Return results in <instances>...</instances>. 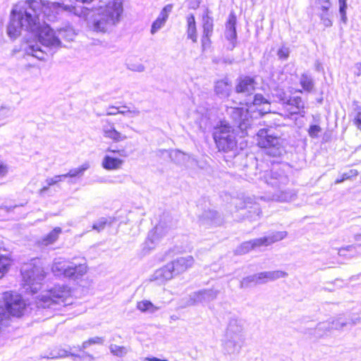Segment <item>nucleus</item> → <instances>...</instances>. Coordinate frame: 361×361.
<instances>
[{
    "label": "nucleus",
    "mask_w": 361,
    "mask_h": 361,
    "mask_svg": "<svg viewBox=\"0 0 361 361\" xmlns=\"http://www.w3.org/2000/svg\"><path fill=\"white\" fill-rule=\"evenodd\" d=\"M296 197V192L293 190H283V188L281 189H277L274 194L268 197V200L281 202H287L293 201Z\"/></svg>",
    "instance_id": "obj_17"
},
{
    "label": "nucleus",
    "mask_w": 361,
    "mask_h": 361,
    "mask_svg": "<svg viewBox=\"0 0 361 361\" xmlns=\"http://www.w3.org/2000/svg\"><path fill=\"white\" fill-rule=\"evenodd\" d=\"M195 263L192 256L178 257L174 261L168 263L161 269L159 275L165 280H169L174 276L182 274L191 268Z\"/></svg>",
    "instance_id": "obj_7"
},
{
    "label": "nucleus",
    "mask_w": 361,
    "mask_h": 361,
    "mask_svg": "<svg viewBox=\"0 0 361 361\" xmlns=\"http://www.w3.org/2000/svg\"><path fill=\"white\" fill-rule=\"evenodd\" d=\"M242 343V336H227L223 345L224 353L229 356H237L240 352Z\"/></svg>",
    "instance_id": "obj_14"
},
{
    "label": "nucleus",
    "mask_w": 361,
    "mask_h": 361,
    "mask_svg": "<svg viewBox=\"0 0 361 361\" xmlns=\"http://www.w3.org/2000/svg\"><path fill=\"white\" fill-rule=\"evenodd\" d=\"M319 11H328L331 7L330 0H317Z\"/></svg>",
    "instance_id": "obj_47"
},
{
    "label": "nucleus",
    "mask_w": 361,
    "mask_h": 361,
    "mask_svg": "<svg viewBox=\"0 0 361 361\" xmlns=\"http://www.w3.org/2000/svg\"><path fill=\"white\" fill-rule=\"evenodd\" d=\"M329 321L331 323V329L336 330L341 329L350 324V322L347 321L343 317H338Z\"/></svg>",
    "instance_id": "obj_37"
},
{
    "label": "nucleus",
    "mask_w": 361,
    "mask_h": 361,
    "mask_svg": "<svg viewBox=\"0 0 361 361\" xmlns=\"http://www.w3.org/2000/svg\"><path fill=\"white\" fill-rule=\"evenodd\" d=\"M287 234L286 231H275L267 236H264L259 238L262 245L266 247L284 239L287 236Z\"/></svg>",
    "instance_id": "obj_23"
},
{
    "label": "nucleus",
    "mask_w": 361,
    "mask_h": 361,
    "mask_svg": "<svg viewBox=\"0 0 361 361\" xmlns=\"http://www.w3.org/2000/svg\"><path fill=\"white\" fill-rule=\"evenodd\" d=\"M27 53L34 56L39 60H44L45 53L42 50L41 47L38 44L30 45L28 49L27 50Z\"/></svg>",
    "instance_id": "obj_36"
},
{
    "label": "nucleus",
    "mask_w": 361,
    "mask_h": 361,
    "mask_svg": "<svg viewBox=\"0 0 361 361\" xmlns=\"http://www.w3.org/2000/svg\"><path fill=\"white\" fill-rule=\"evenodd\" d=\"M103 341H104V339L102 337H99V336L90 338L87 341H84L82 343V346L78 347V351H80L82 353V355H80V357L87 356L91 360H92L93 356L92 355L85 352L83 350L93 344H102Z\"/></svg>",
    "instance_id": "obj_28"
},
{
    "label": "nucleus",
    "mask_w": 361,
    "mask_h": 361,
    "mask_svg": "<svg viewBox=\"0 0 361 361\" xmlns=\"http://www.w3.org/2000/svg\"><path fill=\"white\" fill-rule=\"evenodd\" d=\"M260 238H255L249 241L243 243L237 247L235 252L238 255H245L252 250H256L262 247Z\"/></svg>",
    "instance_id": "obj_20"
},
{
    "label": "nucleus",
    "mask_w": 361,
    "mask_h": 361,
    "mask_svg": "<svg viewBox=\"0 0 361 361\" xmlns=\"http://www.w3.org/2000/svg\"><path fill=\"white\" fill-rule=\"evenodd\" d=\"M188 23V38L192 39L193 42H197V30L195 25V20L193 15L190 14L187 17Z\"/></svg>",
    "instance_id": "obj_29"
},
{
    "label": "nucleus",
    "mask_w": 361,
    "mask_h": 361,
    "mask_svg": "<svg viewBox=\"0 0 361 361\" xmlns=\"http://www.w3.org/2000/svg\"><path fill=\"white\" fill-rule=\"evenodd\" d=\"M90 167V164L88 162H85L81 166L78 168L71 169L68 171V175L69 176V179L68 180V183H73L74 181L73 178H80L82 177L85 172L89 169Z\"/></svg>",
    "instance_id": "obj_26"
},
{
    "label": "nucleus",
    "mask_w": 361,
    "mask_h": 361,
    "mask_svg": "<svg viewBox=\"0 0 361 361\" xmlns=\"http://www.w3.org/2000/svg\"><path fill=\"white\" fill-rule=\"evenodd\" d=\"M173 9L172 4H168L164 7L161 11V17H159V28L165 23L168 19L169 15L171 13Z\"/></svg>",
    "instance_id": "obj_40"
},
{
    "label": "nucleus",
    "mask_w": 361,
    "mask_h": 361,
    "mask_svg": "<svg viewBox=\"0 0 361 361\" xmlns=\"http://www.w3.org/2000/svg\"><path fill=\"white\" fill-rule=\"evenodd\" d=\"M119 112V108L115 106H110L106 112V115L107 116H114L118 114Z\"/></svg>",
    "instance_id": "obj_53"
},
{
    "label": "nucleus",
    "mask_w": 361,
    "mask_h": 361,
    "mask_svg": "<svg viewBox=\"0 0 361 361\" xmlns=\"http://www.w3.org/2000/svg\"><path fill=\"white\" fill-rule=\"evenodd\" d=\"M257 274L261 284L274 281L281 278H285L288 276L286 271L281 270L262 271L257 273Z\"/></svg>",
    "instance_id": "obj_18"
},
{
    "label": "nucleus",
    "mask_w": 361,
    "mask_h": 361,
    "mask_svg": "<svg viewBox=\"0 0 361 361\" xmlns=\"http://www.w3.org/2000/svg\"><path fill=\"white\" fill-rule=\"evenodd\" d=\"M339 4V13L341 15V20L345 23L347 22V0H338Z\"/></svg>",
    "instance_id": "obj_45"
},
{
    "label": "nucleus",
    "mask_w": 361,
    "mask_h": 361,
    "mask_svg": "<svg viewBox=\"0 0 361 361\" xmlns=\"http://www.w3.org/2000/svg\"><path fill=\"white\" fill-rule=\"evenodd\" d=\"M300 83L303 90L308 92L312 90L314 85L312 76L307 73L302 74L300 78Z\"/></svg>",
    "instance_id": "obj_33"
},
{
    "label": "nucleus",
    "mask_w": 361,
    "mask_h": 361,
    "mask_svg": "<svg viewBox=\"0 0 361 361\" xmlns=\"http://www.w3.org/2000/svg\"><path fill=\"white\" fill-rule=\"evenodd\" d=\"M218 290L210 288L203 289L197 292H195L190 295V298L186 305H194L198 303L209 302L215 300L219 295Z\"/></svg>",
    "instance_id": "obj_11"
},
{
    "label": "nucleus",
    "mask_w": 361,
    "mask_h": 361,
    "mask_svg": "<svg viewBox=\"0 0 361 361\" xmlns=\"http://www.w3.org/2000/svg\"><path fill=\"white\" fill-rule=\"evenodd\" d=\"M107 223L108 220L106 218L101 217L93 223L92 228V230L97 231V232H100L104 229Z\"/></svg>",
    "instance_id": "obj_43"
},
{
    "label": "nucleus",
    "mask_w": 361,
    "mask_h": 361,
    "mask_svg": "<svg viewBox=\"0 0 361 361\" xmlns=\"http://www.w3.org/2000/svg\"><path fill=\"white\" fill-rule=\"evenodd\" d=\"M123 164V160L109 154L104 155L102 161V166L107 171L119 169Z\"/></svg>",
    "instance_id": "obj_19"
},
{
    "label": "nucleus",
    "mask_w": 361,
    "mask_h": 361,
    "mask_svg": "<svg viewBox=\"0 0 361 361\" xmlns=\"http://www.w3.org/2000/svg\"><path fill=\"white\" fill-rule=\"evenodd\" d=\"M277 55L280 59L286 60L289 56V49L287 47H281L279 49Z\"/></svg>",
    "instance_id": "obj_50"
},
{
    "label": "nucleus",
    "mask_w": 361,
    "mask_h": 361,
    "mask_svg": "<svg viewBox=\"0 0 361 361\" xmlns=\"http://www.w3.org/2000/svg\"><path fill=\"white\" fill-rule=\"evenodd\" d=\"M137 308L144 313H153L157 307L150 301L144 300L137 303Z\"/></svg>",
    "instance_id": "obj_32"
},
{
    "label": "nucleus",
    "mask_w": 361,
    "mask_h": 361,
    "mask_svg": "<svg viewBox=\"0 0 361 361\" xmlns=\"http://www.w3.org/2000/svg\"><path fill=\"white\" fill-rule=\"evenodd\" d=\"M354 123L357 128L361 130V109H357L354 118Z\"/></svg>",
    "instance_id": "obj_51"
},
{
    "label": "nucleus",
    "mask_w": 361,
    "mask_h": 361,
    "mask_svg": "<svg viewBox=\"0 0 361 361\" xmlns=\"http://www.w3.org/2000/svg\"><path fill=\"white\" fill-rule=\"evenodd\" d=\"M128 69L135 71V72H142L145 70V67L141 63H127Z\"/></svg>",
    "instance_id": "obj_48"
},
{
    "label": "nucleus",
    "mask_w": 361,
    "mask_h": 361,
    "mask_svg": "<svg viewBox=\"0 0 361 361\" xmlns=\"http://www.w3.org/2000/svg\"><path fill=\"white\" fill-rule=\"evenodd\" d=\"M355 240L358 242L361 241V234H357L355 235Z\"/></svg>",
    "instance_id": "obj_63"
},
{
    "label": "nucleus",
    "mask_w": 361,
    "mask_h": 361,
    "mask_svg": "<svg viewBox=\"0 0 361 361\" xmlns=\"http://www.w3.org/2000/svg\"><path fill=\"white\" fill-rule=\"evenodd\" d=\"M57 176H58V178H59L60 182L64 181L66 178L69 179L68 173H64V174L57 175Z\"/></svg>",
    "instance_id": "obj_59"
},
{
    "label": "nucleus",
    "mask_w": 361,
    "mask_h": 361,
    "mask_svg": "<svg viewBox=\"0 0 361 361\" xmlns=\"http://www.w3.org/2000/svg\"><path fill=\"white\" fill-rule=\"evenodd\" d=\"M259 284L261 283L259 279H258V274H255L243 278L240 281V286L241 288H246Z\"/></svg>",
    "instance_id": "obj_34"
},
{
    "label": "nucleus",
    "mask_w": 361,
    "mask_h": 361,
    "mask_svg": "<svg viewBox=\"0 0 361 361\" xmlns=\"http://www.w3.org/2000/svg\"><path fill=\"white\" fill-rule=\"evenodd\" d=\"M171 159L178 164H185L190 160V156L181 151L176 150L171 154Z\"/></svg>",
    "instance_id": "obj_35"
},
{
    "label": "nucleus",
    "mask_w": 361,
    "mask_h": 361,
    "mask_svg": "<svg viewBox=\"0 0 361 361\" xmlns=\"http://www.w3.org/2000/svg\"><path fill=\"white\" fill-rule=\"evenodd\" d=\"M4 310L11 316L18 318L24 315L27 308L25 301L22 296L15 295L9 291L4 293Z\"/></svg>",
    "instance_id": "obj_8"
},
{
    "label": "nucleus",
    "mask_w": 361,
    "mask_h": 361,
    "mask_svg": "<svg viewBox=\"0 0 361 361\" xmlns=\"http://www.w3.org/2000/svg\"><path fill=\"white\" fill-rule=\"evenodd\" d=\"M109 350L111 353L118 357H123L127 353L126 348L124 346L117 345L115 344H111Z\"/></svg>",
    "instance_id": "obj_42"
},
{
    "label": "nucleus",
    "mask_w": 361,
    "mask_h": 361,
    "mask_svg": "<svg viewBox=\"0 0 361 361\" xmlns=\"http://www.w3.org/2000/svg\"><path fill=\"white\" fill-rule=\"evenodd\" d=\"M51 186V185H48V183H46V185H43V187L39 190V194L41 195H45Z\"/></svg>",
    "instance_id": "obj_57"
},
{
    "label": "nucleus",
    "mask_w": 361,
    "mask_h": 361,
    "mask_svg": "<svg viewBox=\"0 0 361 361\" xmlns=\"http://www.w3.org/2000/svg\"><path fill=\"white\" fill-rule=\"evenodd\" d=\"M331 330L330 321H326L318 324L316 328V331H318L319 336L323 335L326 332Z\"/></svg>",
    "instance_id": "obj_44"
},
{
    "label": "nucleus",
    "mask_w": 361,
    "mask_h": 361,
    "mask_svg": "<svg viewBox=\"0 0 361 361\" xmlns=\"http://www.w3.org/2000/svg\"><path fill=\"white\" fill-rule=\"evenodd\" d=\"M51 269L56 276L75 280L82 278L87 273V267L82 263L66 264L59 262H54Z\"/></svg>",
    "instance_id": "obj_6"
},
{
    "label": "nucleus",
    "mask_w": 361,
    "mask_h": 361,
    "mask_svg": "<svg viewBox=\"0 0 361 361\" xmlns=\"http://www.w3.org/2000/svg\"><path fill=\"white\" fill-rule=\"evenodd\" d=\"M319 16L320 18V20L322 23L326 27H329L332 26V20L331 19V14L328 11H319Z\"/></svg>",
    "instance_id": "obj_41"
},
{
    "label": "nucleus",
    "mask_w": 361,
    "mask_h": 361,
    "mask_svg": "<svg viewBox=\"0 0 361 361\" xmlns=\"http://www.w3.org/2000/svg\"><path fill=\"white\" fill-rule=\"evenodd\" d=\"M130 111L128 109L126 110H120L119 109V112H118V114H121L123 115H126L127 114H130Z\"/></svg>",
    "instance_id": "obj_61"
},
{
    "label": "nucleus",
    "mask_w": 361,
    "mask_h": 361,
    "mask_svg": "<svg viewBox=\"0 0 361 361\" xmlns=\"http://www.w3.org/2000/svg\"><path fill=\"white\" fill-rule=\"evenodd\" d=\"M227 112L232 116L237 127L243 130L251 128L255 124V120L271 112V106L269 101L262 94H256L246 110L231 107L227 109Z\"/></svg>",
    "instance_id": "obj_2"
},
{
    "label": "nucleus",
    "mask_w": 361,
    "mask_h": 361,
    "mask_svg": "<svg viewBox=\"0 0 361 361\" xmlns=\"http://www.w3.org/2000/svg\"><path fill=\"white\" fill-rule=\"evenodd\" d=\"M283 106L284 109V115L290 116L295 114H301L302 116L305 114V103L300 97H292L286 101L283 100Z\"/></svg>",
    "instance_id": "obj_12"
},
{
    "label": "nucleus",
    "mask_w": 361,
    "mask_h": 361,
    "mask_svg": "<svg viewBox=\"0 0 361 361\" xmlns=\"http://www.w3.org/2000/svg\"><path fill=\"white\" fill-rule=\"evenodd\" d=\"M158 32V18H157L152 23V27H151V33L155 34Z\"/></svg>",
    "instance_id": "obj_56"
},
{
    "label": "nucleus",
    "mask_w": 361,
    "mask_h": 361,
    "mask_svg": "<svg viewBox=\"0 0 361 361\" xmlns=\"http://www.w3.org/2000/svg\"><path fill=\"white\" fill-rule=\"evenodd\" d=\"M254 212L256 214V216L259 217V214H260L261 212L258 207L254 208Z\"/></svg>",
    "instance_id": "obj_62"
},
{
    "label": "nucleus",
    "mask_w": 361,
    "mask_h": 361,
    "mask_svg": "<svg viewBox=\"0 0 361 361\" xmlns=\"http://www.w3.org/2000/svg\"><path fill=\"white\" fill-rule=\"evenodd\" d=\"M158 224H155L153 228L149 231L145 241L141 245L140 256L149 255L158 245Z\"/></svg>",
    "instance_id": "obj_13"
},
{
    "label": "nucleus",
    "mask_w": 361,
    "mask_h": 361,
    "mask_svg": "<svg viewBox=\"0 0 361 361\" xmlns=\"http://www.w3.org/2000/svg\"><path fill=\"white\" fill-rule=\"evenodd\" d=\"M236 18L231 13L229 15L228 21L226 24V30L224 35L226 39L229 41L228 49L233 50L236 44L237 33L235 30Z\"/></svg>",
    "instance_id": "obj_15"
},
{
    "label": "nucleus",
    "mask_w": 361,
    "mask_h": 361,
    "mask_svg": "<svg viewBox=\"0 0 361 361\" xmlns=\"http://www.w3.org/2000/svg\"><path fill=\"white\" fill-rule=\"evenodd\" d=\"M45 183H48V185L52 186V185H54L60 183V181H59V178H58V176L56 175L52 178H47L45 180Z\"/></svg>",
    "instance_id": "obj_55"
},
{
    "label": "nucleus",
    "mask_w": 361,
    "mask_h": 361,
    "mask_svg": "<svg viewBox=\"0 0 361 361\" xmlns=\"http://www.w3.org/2000/svg\"><path fill=\"white\" fill-rule=\"evenodd\" d=\"M106 152L118 154L120 157H127L129 155L128 152L123 147L117 145H111L106 149Z\"/></svg>",
    "instance_id": "obj_39"
},
{
    "label": "nucleus",
    "mask_w": 361,
    "mask_h": 361,
    "mask_svg": "<svg viewBox=\"0 0 361 361\" xmlns=\"http://www.w3.org/2000/svg\"><path fill=\"white\" fill-rule=\"evenodd\" d=\"M59 35L66 41H72L75 35L71 27H63L59 30Z\"/></svg>",
    "instance_id": "obj_38"
},
{
    "label": "nucleus",
    "mask_w": 361,
    "mask_h": 361,
    "mask_svg": "<svg viewBox=\"0 0 361 361\" xmlns=\"http://www.w3.org/2000/svg\"><path fill=\"white\" fill-rule=\"evenodd\" d=\"M357 68L358 69L357 75H360L361 74V63H357Z\"/></svg>",
    "instance_id": "obj_64"
},
{
    "label": "nucleus",
    "mask_w": 361,
    "mask_h": 361,
    "mask_svg": "<svg viewBox=\"0 0 361 361\" xmlns=\"http://www.w3.org/2000/svg\"><path fill=\"white\" fill-rule=\"evenodd\" d=\"M18 205L14 204V205H10V206H5L4 209L7 212H11L13 211L16 208H18Z\"/></svg>",
    "instance_id": "obj_58"
},
{
    "label": "nucleus",
    "mask_w": 361,
    "mask_h": 361,
    "mask_svg": "<svg viewBox=\"0 0 361 361\" xmlns=\"http://www.w3.org/2000/svg\"><path fill=\"white\" fill-rule=\"evenodd\" d=\"M62 233V228L56 226L42 238V243L44 245H49L54 243Z\"/></svg>",
    "instance_id": "obj_27"
},
{
    "label": "nucleus",
    "mask_w": 361,
    "mask_h": 361,
    "mask_svg": "<svg viewBox=\"0 0 361 361\" xmlns=\"http://www.w3.org/2000/svg\"><path fill=\"white\" fill-rule=\"evenodd\" d=\"M103 132L104 136L105 137L111 139L116 142L123 140L126 138V136L118 132L113 125L109 126H104L103 128Z\"/></svg>",
    "instance_id": "obj_25"
},
{
    "label": "nucleus",
    "mask_w": 361,
    "mask_h": 361,
    "mask_svg": "<svg viewBox=\"0 0 361 361\" xmlns=\"http://www.w3.org/2000/svg\"><path fill=\"white\" fill-rule=\"evenodd\" d=\"M71 295L70 288L66 285H55L54 287L47 291L46 294L42 295L40 300L46 306L65 302L66 300Z\"/></svg>",
    "instance_id": "obj_9"
},
{
    "label": "nucleus",
    "mask_w": 361,
    "mask_h": 361,
    "mask_svg": "<svg viewBox=\"0 0 361 361\" xmlns=\"http://www.w3.org/2000/svg\"><path fill=\"white\" fill-rule=\"evenodd\" d=\"M203 22V36L202 39V46L205 45V39H208L213 32V18L209 15V12L207 11L206 14L202 17Z\"/></svg>",
    "instance_id": "obj_21"
},
{
    "label": "nucleus",
    "mask_w": 361,
    "mask_h": 361,
    "mask_svg": "<svg viewBox=\"0 0 361 361\" xmlns=\"http://www.w3.org/2000/svg\"><path fill=\"white\" fill-rule=\"evenodd\" d=\"M24 287L31 295L38 292L41 288V282L45 279L47 273L44 270L43 261L40 258H32L21 268Z\"/></svg>",
    "instance_id": "obj_3"
},
{
    "label": "nucleus",
    "mask_w": 361,
    "mask_h": 361,
    "mask_svg": "<svg viewBox=\"0 0 361 361\" xmlns=\"http://www.w3.org/2000/svg\"><path fill=\"white\" fill-rule=\"evenodd\" d=\"M242 331L243 326L241 321L236 318H232L230 319L228 325L226 336H242Z\"/></svg>",
    "instance_id": "obj_24"
},
{
    "label": "nucleus",
    "mask_w": 361,
    "mask_h": 361,
    "mask_svg": "<svg viewBox=\"0 0 361 361\" xmlns=\"http://www.w3.org/2000/svg\"><path fill=\"white\" fill-rule=\"evenodd\" d=\"M257 145L265 149L269 156L278 157L285 152L283 140L279 136L273 135L271 129H260L257 134Z\"/></svg>",
    "instance_id": "obj_4"
},
{
    "label": "nucleus",
    "mask_w": 361,
    "mask_h": 361,
    "mask_svg": "<svg viewBox=\"0 0 361 361\" xmlns=\"http://www.w3.org/2000/svg\"><path fill=\"white\" fill-rule=\"evenodd\" d=\"M213 136L220 151L231 152L236 148V133L231 126L222 123L214 129Z\"/></svg>",
    "instance_id": "obj_5"
},
{
    "label": "nucleus",
    "mask_w": 361,
    "mask_h": 361,
    "mask_svg": "<svg viewBox=\"0 0 361 361\" xmlns=\"http://www.w3.org/2000/svg\"><path fill=\"white\" fill-rule=\"evenodd\" d=\"M321 132L322 128L318 125H312L308 130V134L312 138L317 137Z\"/></svg>",
    "instance_id": "obj_46"
},
{
    "label": "nucleus",
    "mask_w": 361,
    "mask_h": 361,
    "mask_svg": "<svg viewBox=\"0 0 361 361\" xmlns=\"http://www.w3.org/2000/svg\"><path fill=\"white\" fill-rule=\"evenodd\" d=\"M147 361H158V357L155 356H147L145 358Z\"/></svg>",
    "instance_id": "obj_60"
},
{
    "label": "nucleus",
    "mask_w": 361,
    "mask_h": 361,
    "mask_svg": "<svg viewBox=\"0 0 361 361\" xmlns=\"http://www.w3.org/2000/svg\"><path fill=\"white\" fill-rule=\"evenodd\" d=\"M256 84L254 78L242 75L238 79L235 91L238 93L250 94L255 91Z\"/></svg>",
    "instance_id": "obj_16"
},
{
    "label": "nucleus",
    "mask_w": 361,
    "mask_h": 361,
    "mask_svg": "<svg viewBox=\"0 0 361 361\" xmlns=\"http://www.w3.org/2000/svg\"><path fill=\"white\" fill-rule=\"evenodd\" d=\"M12 260L8 255H0V279L8 271Z\"/></svg>",
    "instance_id": "obj_31"
},
{
    "label": "nucleus",
    "mask_w": 361,
    "mask_h": 361,
    "mask_svg": "<svg viewBox=\"0 0 361 361\" xmlns=\"http://www.w3.org/2000/svg\"><path fill=\"white\" fill-rule=\"evenodd\" d=\"M66 357H80V355L76 354L75 353H72L68 350L63 348H54L50 352V357L51 358H61Z\"/></svg>",
    "instance_id": "obj_30"
},
{
    "label": "nucleus",
    "mask_w": 361,
    "mask_h": 361,
    "mask_svg": "<svg viewBox=\"0 0 361 361\" xmlns=\"http://www.w3.org/2000/svg\"><path fill=\"white\" fill-rule=\"evenodd\" d=\"M355 248H356V247L355 245H348L345 247H342V248L339 249L338 254L340 256H345L346 252L354 250H355Z\"/></svg>",
    "instance_id": "obj_52"
},
{
    "label": "nucleus",
    "mask_w": 361,
    "mask_h": 361,
    "mask_svg": "<svg viewBox=\"0 0 361 361\" xmlns=\"http://www.w3.org/2000/svg\"><path fill=\"white\" fill-rule=\"evenodd\" d=\"M60 11H66L83 18L91 24L94 31L105 32L109 23L116 24L123 12L122 0H113L106 6H87L65 4L63 1L51 2L43 0H26L22 6L16 5L11 11L6 33L10 39L18 38L23 29L31 35L34 41L51 50L62 46V42L49 24L41 23L43 15L49 20L56 18Z\"/></svg>",
    "instance_id": "obj_1"
},
{
    "label": "nucleus",
    "mask_w": 361,
    "mask_h": 361,
    "mask_svg": "<svg viewBox=\"0 0 361 361\" xmlns=\"http://www.w3.org/2000/svg\"><path fill=\"white\" fill-rule=\"evenodd\" d=\"M357 175V171L355 170H350L349 171V173H345L342 175V177L340 179H337L335 181V183L336 184H338V183H341L342 182H343L344 180H348V178H350V177L352 176H355Z\"/></svg>",
    "instance_id": "obj_49"
},
{
    "label": "nucleus",
    "mask_w": 361,
    "mask_h": 361,
    "mask_svg": "<svg viewBox=\"0 0 361 361\" xmlns=\"http://www.w3.org/2000/svg\"><path fill=\"white\" fill-rule=\"evenodd\" d=\"M8 173V166L0 161V178L5 176Z\"/></svg>",
    "instance_id": "obj_54"
},
{
    "label": "nucleus",
    "mask_w": 361,
    "mask_h": 361,
    "mask_svg": "<svg viewBox=\"0 0 361 361\" xmlns=\"http://www.w3.org/2000/svg\"><path fill=\"white\" fill-rule=\"evenodd\" d=\"M264 183L276 189H281L289 182L288 176L280 168H274L270 171H264L260 177Z\"/></svg>",
    "instance_id": "obj_10"
},
{
    "label": "nucleus",
    "mask_w": 361,
    "mask_h": 361,
    "mask_svg": "<svg viewBox=\"0 0 361 361\" xmlns=\"http://www.w3.org/2000/svg\"><path fill=\"white\" fill-rule=\"evenodd\" d=\"M231 91V84L228 79L225 78L216 82L215 92L220 97H227Z\"/></svg>",
    "instance_id": "obj_22"
}]
</instances>
